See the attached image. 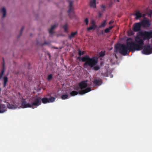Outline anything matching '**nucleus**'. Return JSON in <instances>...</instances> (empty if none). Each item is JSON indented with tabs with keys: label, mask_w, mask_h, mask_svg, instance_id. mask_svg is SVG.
Listing matches in <instances>:
<instances>
[{
	"label": "nucleus",
	"mask_w": 152,
	"mask_h": 152,
	"mask_svg": "<svg viewBox=\"0 0 152 152\" xmlns=\"http://www.w3.org/2000/svg\"><path fill=\"white\" fill-rule=\"evenodd\" d=\"M84 22L86 23V24L87 25H88V18H86L85 19V20H84Z\"/></svg>",
	"instance_id": "34"
},
{
	"label": "nucleus",
	"mask_w": 152,
	"mask_h": 152,
	"mask_svg": "<svg viewBox=\"0 0 152 152\" xmlns=\"http://www.w3.org/2000/svg\"><path fill=\"white\" fill-rule=\"evenodd\" d=\"M97 27V26H95L93 25H92L91 26H90L89 27H88L87 28V30L88 31H89L93 29H94L95 28Z\"/></svg>",
	"instance_id": "23"
},
{
	"label": "nucleus",
	"mask_w": 152,
	"mask_h": 152,
	"mask_svg": "<svg viewBox=\"0 0 152 152\" xmlns=\"http://www.w3.org/2000/svg\"><path fill=\"white\" fill-rule=\"evenodd\" d=\"M48 55L49 56V58H50V54L49 53H48Z\"/></svg>",
	"instance_id": "41"
},
{
	"label": "nucleus",
	"mask_w": 152,
	"mask_h": 152,
	"mask_svg": "<svg viewBox=\"0 0 152 152\" xmlns=\"http://www.w3.org/2000/svg\"><path fill=\"white\" fill-rule=\"evenodd\" d=\"M7 107L9 108H12V105L9 103H8L7 104Z\"/></svg>",
	"instance_id": "35"
},
{
	"label": "nucleus",
	"mask_w": 152,
	"mask_h": 152,
	"mask_svg": "<svg viewBox=\"0 0 152 152\" xmlns=\"http://www.w3.org/2000/svg\"><path fill=\"white\" fill-rule=\"evenodd\" d=\"M78 93V92L77 91H73L70 92V94L71 96H74L77 95Z\"/></svg>",
	"instance_id": "22"
},
{
	"label": "nucleus",
	"mask_w": 152,
	"mask_h": 152,
	"mask_svg": "<svg viewBox=\"0 0 152 152\" xmlns=\"http://www.w3.org/2000/svg\"><path fill=\"white\" fill-rule=\"evenodd\" d=\"M63 28L64 29V31L66 33L68 32V25L67 23L65 24L63 26Z\"/></svg>",
	"instance_id": "20"
},
{
	"label": "nucleus",
	"mask_w": 152,
	"mask_h": 152,
	"mask_svg": "<svg viewBox=\"0 0 152 152\" xmlns=\"http://www.w3.org/2000/svg\"><path fill=\"white\" fill-rule=\"evenodd\" d=\"M113 21H110L109 23V24H111V23H113Z\"/></svg>",
	"instance_id": "39"
},
{
	"label": "nucleus",
	"mask_w": 152,
	"mask_h": 152,
	"mask_svg": "<svg viewBox=\"0 0 152 152\" xmlns=\"http://www.w3.org/2000/svg\"><path fill=\"white\" fill-rule=\"evenodd\" d=\"M77 34V31H76L74 32H72L70 35L69 36V38L70 40L74 38L76 35Z\"/></svg>",
	"instance_id": "16"
},
{
	"label": "nucleus",
	"mask_w": 152,
	"mask_h": 152,
	"mask_svg": "<svg viewBox=\"0 0 152 152\" xmlns=\"http://www.w3.org/2000/svg\"><path fill=\"white\" fill-rule=\"evenodd\" d=\"M76 90H79V88H77V89H76Z\"/></svg>",
	"instance_id": "44"
},
{
	"label": "nucleus",
	"mask_w": 152,
	"mask_h": 152,
	"mask_svg": "<svg viewBox=\"0 0 152 152\" xmlns=\"http://www.w3.org/2000/svg\"><path fill=\"white\" fill-rule=\"evenodd\" d=\"M68 95L67 94L63 95L61 96V98L63 99H67L68 97Z\"/></svg>",
	"instance_id": "26"
},
{
	"label": "nucleus",
	"mask_w": 152,
	"mask_h": 152,
	"mask_svg": "<svg viewBox=\"0 0 152 152\" xmlns=\"http://www.w3.org/2000/svg\"><path fill=\"white\" fill-rule=\"evenodd\" d=\"M131 38H128L126 40V45L118 44L115 45V52H118L123 56L128 54L129 52H135L132 47L130 46L129 40H132Z\"/></svg>",
	"instance_id": "1"
},
{
	"label": "nucleus",
	"mask_w": 152,
	"mask_h": 152,
	"mask_svg": "<svg viewBox=\"0 0 152 152\" xmlns=\"http://www.w3.org/2000/svg\"><path fill=\"white\" fill-rule=\"evenodd\" d=\"M101 7H102V8L103 9V10H102V11H105V5L102 4V6Z\"/></svg>",
	"instance_id": "36"
},
{
	"label": "nucleus",
	"mask_w": 152,
	"mask_h": 152,
	"mask_svg": "<svg viewBox=\"0 0 152 152\" xmlns=\"http://www.w3.org/2000/svg\"><path fill=\"white\" fill-rule=\"evenodd\" d=\"M87 82V80H84L79 83L78 85L81 89L79 91L80 94H83L91 91V88L90 87L87 88L83 90L87 87L88 84L86 83Z\"/></svg>",
	"instance_id": "5"
},
{
	"label": "nucleus",
	"mask_w": 152,
	"mask_h": 152,
	"mask_svg": "<svg viewBox=\"0 0 152 152\" xmlns=\"http://www.w3.org/2000/svg\"><path fill=\"white\" fill-rule=\"evenodd\" d=\"M77 59L79 60H81L82 62H85L83 66L84 68H86V66H89L92 68L95 66L98 63V58L96 56L90 58L87 55L83 57L80 56L78 57Z\"/></svg>",
	"instance_id": "2"
},
{
	"label": "nucleus",
	"mask_w": 152,
	"mask_h": 152,
	"mask_svg": "<svg viewBox=\"0 0 152 152\" xmlns=\"http://www.w3.org/2000/svg\"><path fill=\"white\" fill-rule=\"evenodd\" d=\"M142 54L148 55L152 53V48L149 45H145L143 46V49L142 50Z\"/></svg>",
	"instance_id": "6"
},
{
	"label": "nucleus",
	"mask_w": 152,
	"mask_h": 152,
	"mask_svg": "<svg viewBox=\"0 0 152 152\" xmlns=\"http://www.w3.org/2000/svg\"><path fill=\"white\" fill-rule=\"evenodd\" d=\"M31 102L27 103L25 99H23L22 101L21 106L23 108L27 107L36 108L41 104V97L37 96L34 97L31 100Z\"/></svg>",
	"instance_id": "3"
},
{
	"label": "nucleus",
	"mask_w": 152,
	"mask_h": 152,
	"mask_svg": "<svg viewBox=\"0 0 152 152\" xmlns=\"http://www.w3.org/2000/svg\"><path fill=\"white\" fill-rule=\"evenodd\" d=\"M93 83L97 86H99L102 84L101 81L97 79L95 80L93 82Z\"/></svg>",
	"instance_id": "17"
},
{
	"label": "nucleus",
	"mask_w": 152,
	"mask_h": 152,
	"mask_svg": "<svg viewBox=\"0 0 152 152\" xmlns=\"http://www.w3.org/2000/svg\"><path fill=\"white\" fill-rule=\"evenodd\" d=\"M152 14V10H151L150 12Z\"/></svg>",
	"instance_id": "42"
},
{
	"label": "nucleus",
	"mask_w": 152,
	"mask_h": 152,
	"mask_svg": "<svg viewBox=\"0 0 152 152\" xmlns=\"http://www.w3.org/2000/svg\"><path fill=\"white\" fill-rule=\"evenodd\" d=\"M140 35L144 36L146 38H152V31H141L139 32Z\"/></svg>",
	"instance_id": "7"
},
{
	"label": "nucleus",
	"mask_w": 152,
	"mask_h": 152,
	"mask_svg": "<svg viewBox=\"0 0 152 152\" xmlns=\"http://www.w3.org/2000/svg\"><path fill=\"white\" fill-rule=\"evenodd\" d=\"M3 61V69L1 71V72L0 73V79H1L2 77L4 74V66H5V63L4 62V58H2Z\"/></svg>",
	"instance_id": "12"
},
{
	"label": "nucleus",
	"mask_w": 152,
	"mask_h": 152,
	"mask_svg": "<svg viewBox=\"0 0 152 152\" xmlns=\"http://www.w3.org/2000/svg\"><path fill=\"white\" fill-rule=\"evenodd\" d=\"M91 23L92 24V25H93V26H97L96 25V24H95V21L94 20H93L91 21Z\"/></svg>",
	"instance_id": "32"
},
{
	"label": "nucleus",
	"mask_w": 152,
	"mask_h": 152,
	"mask_svg": "<svg viewBox=\"0 0 152 152\" xmlns=\"http://www.w3.org/2000/svg\"><path fill=\"white\" fill-rule=\"evenodd\" d=\"M104 34L103 31H102L100 33V34L103 35Z\"/></svg>",
	"instance_id": "38"
},
{
	"label": "nucleus",
	"mask_w": 152,
	"mask_h": 152,
	"mask_svg": "<svg viewBox=\"0 0 152 152\" xmlns=\"http://www.w3.org/2000/svg\"><path fill=\"white\" fill-rule=\"evenodd\" d=\"M2 12L3 13V15L2 17L4 18L6 15V11L4 7H3L2 9Z\"/></svg>",
	"instance_id": "24"
},
{
	"label": "nucleus",
	"mask_w": 152,
	"mask_h": 152,
	"mask_svg": "<svg viewBox=\"0 0 152 152\" xmlns=\"http://www.w3.org/2000/svg\"><path fill=\"white\" fill-rule=\"evenodd\" d=\"M135 15L136 19H138L142 17V14L139 11H137L135 14Z\"/></svg>",
	"instance_id": "18"
},
{
	"label": "nucleus",
	"mask_w": 152,
	"mask_h": 152,
	"mask_svg": "<svg viewBox=\"0 0 152 152\" xmlns=\"http://www.w3.org/2000/svg\"><path fill=\"white\" fill-rule=\"evenodd\" d=\"M105 55V51H101L99 53V57H103Z\"/></svg>",
	"instance_id": "25"
},
{
	"label": "nucleus",
	"mask_w": 152,
	"mask_h": 152,
	"mask_svg": "<svg viewBox=\"0 0 152 152\" xmlns=\"http://www.w3.org/2000/svg\"><path fill=\"white\" fill-rule=\"evenodd\" d=\"M144 40L142 37L137 35L135 37V42L132 41V40H129L130 46L132 47L135 51L142 50L143 48Z\"/></svg>",
	"instance_id": "4"
},
{
	"label": "nucleus",
	"mask_w": 152,
	"mask_h": 152,
	"mask_svg": "<svg viewBox=\"0 0 152 152\" xmlns=\"http://www.w3.org/2000/svg\"><path fill=\"white\" fill-rule=\"evenodd\" d=\"M141 25L140 22L136 23L133 26L132 30L134 32H137L140 31Z\"/></svg>",
	"instance_id": "10"
},
{
	"label": "nucleus",
	"mask_w": 152,
	"mask_h": 152,
	"mask_svg": "<svg viewBox=\"0 0 152 152\" xmlns=\"http://www.w3.org/2000/svg\"><path fill=\"white\" fill-rule=\"evenodd\" d=\"M69 4L68 7L69 10L67 11L68 15L69 17L71 18V17L70 15V13H72L73 12V8L72 7L73 4V1H69Z\"/></svg>",
	"instance_id": "11"
},
{
	"label": "nucleus",
	"mask_w": 152,
	"mask_h": 152,
	"mask_svg": "<svg viewBox=\"0 0 152 152\" xmlns=\"http://www.w3.org/2000/svg\"><path fill=\"white\" fill-rule=\"evenodd\" d=\"M84 54V51H81L80 49L78 50V54L80 56H81L82 55H83Z\"/></svg>",
	"instance_id": "27"
},
{
	"label": "nucleus",
	"mask_w": 152,
	"mask_h": 152,
	"mask_svg": "<svg viewBox=\"0 0 152 152\" xmlns=\"http://www.w3.org/2000/svg\"><path fill=\"white\" fill-rule=\"evenodd\" d=\"M55 98L53 97H51L49 98H42L41 97V102L44 103H47L52 102H53L55 100Z\"/></svg>",
	"instance_id": "9"
},
{
	"label": "nucleus",
	"mask_w": 152,
	"mask_h": 152,
	"mask_svg": "<svg viewBox=\"0 0 152 152\" xmlns=\"http://www.w3.org/2000/svg\"><path fill=\"white\" fill-rule=\"evenodd\" d=\"M129 33L131 35H133L134 33L133 31H132L130 30L129 31Z\"/></svg>",
	"instance_id": "33"
},
{
	"label": "nucleus",
	"mask_w": 152,
	"mask_h": 152,
	"mask_svg": "<svg viewBox=\"0 0 152 152\" xmlns=\"http://www.w3.org/2000/svg\"><path fill=\"white\" fill-rule=\"evenodd\" d=\"M113 26H110L109 28H106L104 30V32L105 33H108L111 30L113 27Z\"/></svg>",
	"instance_id": "21"
},
{
	"label": "nucleus",
	"mask_w": 152,
	"mask_h": 152,
	"mask_svg": "<svg viewBox=\"0 0 152 152\" xmlns=\"http://www.w3.org/2000/svg\"><path fill=\"white\" fill-rule=\"evenodd\" d=\"M53 78V75L52 74H50L48 77V79L49 80H51Z\"/></svg>",
	"instance_id": "29"
},
{
	"label": "nucleus",
	"mask_w": 152,
	"mask_h": 152,
	"mask_svg": "<svg viewBox=\"0 0 152 152\" xmlns=\"http://www.w3.org/2000/svg\"><path fill=\"white\" fill-rule=\"evenodd\" d=\"M117 1L119 2V0H117Z\"/></svg>",
	"instance_id": "45"
},
{
	"label": "nucleus",
	"mask_w": 152,
	"mask_h": 152,
	"mask_svg": "<svg viewBox=\"0 0 152 152\" xmlns=\"http://www.w3.org/2000/svg\"><path fill=\"white\" fill-rule=\"evenodd\" d=\"M102 15V14L100 12H99V17H100L101 15Z\"/></svg>",
	"instance_id": "40"
},
{
	"label": "nucleus",
	"mask_w": 152,
	"mask_h": 152,
	"mask_svg": "<svg viewBox=\"0 0 152 152\" xmlns=\"http://www.w3.org/2000/svg\"><path fill=\"white\" fill-rule=\"evenodd\" d=\"M48 44V42H45L43 43L41 45L42 46H43V45H45Z\"/></svg>",
	"instance_id": "37"
},
{
	"label": "nucleus",
	"mask_w": 152,
	"mask_h": 152,
	"mask_svg": "<svg viewBox=\"0 0 152 152\" xmlns=\"http://www.w3.org/2000/svg\"><path fill=\"white\" fill-rule=\"evenodd\" d=\"M4 86L5 87L7 86V84L8 81V78L6 76H4L3 77Z\"/></svg>",
	"instance_id": "19"
},
{
	"label": "nucleus",
	"mask_w": 152,
	"mask_h": 152,
	"mask_svg": "<svg viewBox=\"0 0 152 152\" xmlns=\"http://www.w3.org/2000/svg\"><path fill=\"white\" fill-rule=\"evenodd\" d=\"M140 23L141 24V26L144 28L149 27L151 25L149 20L146 18H145Z\"/></svg>",
	"instance_id": "8"
},
{
	"label": "nucleus",
	"mask_w": 152,
	"mask_h": 152,
	"mask_svg": "<svg viewBox=\"0 0 152 152\" xmlns=\"http://www.w3.org/2000/svg\"><path fill=\"white\" fill-rule=\"evenodd\" d=\"M94 66V67L93 68V69L94 70L96 71L99 70L100 69V67L99 66L96 65Z\"/></svg>",
	"instance_id": "28"
},
{
	"label": "nucleus",
	"mask_w": 152,
	"mask_h": 152,
	"mask_svg": "<svg viewBox=\"0 0 152 152\" xmlns=\"http://www.w3.org/2000/svg\"><path fill=\"white\" fill-rule=\"evenodd\" d=\"M106 21L104 20L103 22L101 25V26L102 27H104L106 25Z\"/></svg>",
	"instance_id": "30"
},
{
	"label": "nucleus",
	"mask_w": 152,
	"mask_h": 152,
	"mask_svg": "<svg viewBox=\"0 0 152 152\" xmlns=\"http://www.w3.org/2000/svg\"><path fill=\"white\" fill-rule=\"evenodd\" d=\"M24 28V27H22L21 29V30L20 31V34L19 35V37H20V36H21V35H22V31H23Z\"/></svg>",
	"instance_id": "31"
},
{
	"label": "nucleus",
	"mask_w": 152,
	"mask_h": 152,
	"mask_svg": "<svg viewBox=\"0 0 152 152\" xmlns=\"http://www.w3.org/2000/svg\"><path fill=\"white\" fill-rule=\"evenodd\" d=\"M111 5V3H110L109 4V5L110 6Z\"/></svg>",
	"instance_id": "43"
},
{
	"label": "nucleus",
	"mask_w": 152,
	"mask_h": 152,
	"mask_svg": "<svg viewBox=\"0 0 152 152\" xmlns=\"http://www.w3.org/2000/svg\"><path fill=\"white\" fill-rule=\"evenodd\" d=\"M96 0H92L90 1V6L94 8H95L96 7Z\"/></svg>",
	"instance_id": "15"
},
{
	"label": "nucleus",
	"mask_w": 152,
	"mask_h": 152,
	"mask_svg": "<svg viewBox=\"0 0 152 152\" xmlns=\"http://www.w3.org/2000/svg\"><path fill=\"white\" fill-rule=\"evenodd\" d=\"M56 25L54 24L51 27V28L49 30V32L50 34H52L53 33L54 29L56 27Z\"/></svg>",
	"instance_id": "14"
},
{
	"label": "nucleus",
	"mask_w": 152,
	"mask_h": 152,
	"mask_svg": "<svg viewBox=\"0 0 152 152\" xmlns=\"http://www.w3.org/2000/svg\"><path fill=\"white\" fill-rule=\"evenodd\" d=\"M6 107L4 104H0V113H3L6 111Z\"/></svg>",
	"instance_id": "13"
}]
</instances>
